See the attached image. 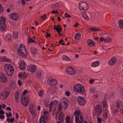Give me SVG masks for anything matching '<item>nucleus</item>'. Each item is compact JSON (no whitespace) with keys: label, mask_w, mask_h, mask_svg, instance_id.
<instances>
[{"label":"nucleus","mask_w":123,"mask_h":123,"mask_svg":"<svg viewBox=\"0 0 123 123\" xmlns=\"http://www.w3.org/2000/svg\"><path fill=\"white\" fill-rule=\"evenodd\" d=\"M4 68L6 74L9 76H11L13 75L14 69L12 65L6 64L4 66Z\"/></svg>","instance_id":"obj_1"},{"label":"nucleus","mask_w":123,"mask_h":123,"mask_svg":"<svg viewBox=\"0 0 123 123\" xmlns=\"http://www.w3.org/2000/svg\"><path fill=\"white\" fill-rule=\"evenodd\" d=\"M74 91L78 93L81 94H84L85 90L84 88L82 85L77 84L75 85L74 86Z\"/></svg>","instance_id":"obj_2"},{"label":"nucleus","mask_w":123,"mask_h":123,"mask_svg":"<svg viewBox=\"0 0 123 123\" xmlns=\"http://www.w3.org/2000/svg\"><path fill=\"white\" fill-rule=\"evenodd\" d=\"M18 53L20 56L22 57H26L27 55V51L25 46L22 47V45H21L18 49Z\"/></svg>","instance_id":"obj_3"},{"label":"nucleus","mask_w":123,"mask_h":123,"mask_svg":"<svg viewBox=\"0 0 123 123\" xmlns=\"http://www.w3.org/2000/svg\"><path fill=\"white\" fill-rule=\"evenodd\" d=\"M102 106L100 104L96 105L95 107V114L96 116H100L102 113Z\"/></svg>","instance_id":"obj_4"},{"label":"nucleus","mask_w":123,"mask_h":123,"mask_svg":"<svg viewBox=\"0 0 123 123\" xmlns=\"http://www.w3.org/2000/svg\"><path fill=\"white\" fill-rule=\"evenodd\" d=\"M6 21V19L3 17L0 19V27L2 31H4L6 29V25L5 22Z\"/></svg>","instance_id":"obj_5"},{"label":"nucleus","mask_w":123,"mask_h":123,"mask_svg":"<svg viewBox=\"0 0 123 123\" xmlns=\"http://www.w3.org/2000/svg\"><path fill=\"white\" fill-rule=\"evenodd\" d=\"M10 92L9 90L5 89L0 95V98L2 100L6 99L8 96Z\"/></svg>","instance_id":"obj_6"},{"label":"nucleus","mask_w":123,"mask_h":123,"mask_svg":"<svg viewBox=\"0 0 123 123\" xmlns=\"http://www.w3.org/2000/svg\"><path fill=\"white\" fill-rule=\"evenodd\" d=\"M79 5V8L80 9L86 11L89 8L88 5L85 2H80Z\"/></svg>","instance_id":"obj_7"},{"label":"nucleus","mask_w":123,"mask_h":123,"mask_svg":"<svg viewBox=\"0 0 123 123\" xmlns=\"http://www.w3.org/2000/svg\"><path fill=\"white\" fill-rule=\"evenodd\" d=\"M29 98L28 96L22 97L21 98V102L24 106H27L29 104Z\"/></svg>","instance_id":"obj_8"},{"label":"nucleus","mask_w":123,"mask_h":123,"mask_svg":"<svg viewBox=\"0 0 123 123\" xmlns=\"http://www.w3.org/2000/svg\"><path fill=\"white\" fill-rule=\"evenodd\" d=\"M77 101L79 104L81 105H84L86 102L85 98L81 97H79L77 98Z\"/></svg>","instance_id":"obj_9"},{"label":"nucleus","mask_w":123,"mask_h":123,"mask_svg":"<svg viewBox=\"0 0 123 123\" xmlns=\"http://www.w3.org/2000/svg\"><path fill=\"white\" fill-rule=\"evenodd\" d=\"M10 18L14 20H18L19 18V16L18 13H11L9 16Z\"/></svg>","instance_id":"obj_10"},{"label":"nucleus","mask_w":123,"mask_h":123,"mask_svg":"<svg viewBox=\"0 0 123 123\" xmlns=\"http://www.w3.org/2000/svg\"><path fill=\"white\" fill-rule=\"evenodd\" d=\"M48 117L46 115H42L40 117L39 120V123H46L47 122Z\"/></svg>","instance_id":"obj_11"},{"label":"nucleus","mask_w":123,"mask_h":123,"mask_svg":"<svg viewBox=\"0 0 123 123\" xmlns=\"http://www.w3.org/2000/svg\"><path fill=\"white\" fill-rule=\"evenodd\" d=\"M66 71L68 74L71 75L74 74L76 72L75 70L73 69L71 67H68Z\"/></svg>","instance_id":"obj_12"},{"label":"nucleus","mask_w":123,"mask_h":123,"mask_svg":"<svg viewBox=\"0 0 123 123\" xmlns=\"http://www.w3.org/2000/svg\"><path fill=\"white\" fill-rule=\"evenodd\" d=\"M63 98H64V100H63L62 102H63V106L65 107L64 109H65L68 107L69 102L67 98L65 97Z\"/></svg>","instance_id":"obj_13"},{"label":"nucleus","mask_w":123,"mask_h":123,"mask_svg":"<svg viewBox=\"0 0 123 123\" xmlns=\"http://www.w3.org/2000/svg\"><path fill=\"white\" fill-rule=\"evenodd\" d=\"M56 25H55L54 27V29H55L58 33H60L62 31V30L61 26L60 25H57L56 28Z\"/></svg>","instance_id":"obj_14"},{"label":"nucleus","mask_w":123,"mask_h":123,"mask_svg":"<svg viewBox=\"0 0 123 123\" xmlns=\"http://www.w3.org/2000/svg\"><path fill=\"white\" fill-rule=\"evenodd\" d=\"M36 70V67L35 66L31 65L28 67V70L32 73L34 72Z\"/></svg>","instance_id":"obj_15"},{"label":"nucleus","mask_w":123,"mask_h":123,"mask_svg":"<svg viewBox=\"0 0 123 123\" xmlns=\"http://www.w3.org/2000/svg\"><path fill=\"white\" fill-rule=\"evenodd\" d=\"M80 116H82L81 114V112L78 110H76L74 112V114L73 116V117L74 118V117H75V118L76 117H80Z\"/></svg>","instance_id":"obj_16"},{"label":"nucleus","mask_w":123,"mask_h":123,"mask_svg":"<svg viewBox=\"0 0 123 123\" xmlns=\"http://www.w3.org/2000/svg\"><path fill=\"white\" fill-rule=\"evenodd\" d=\"M48 82L49 84H51L52 85H55L57 84V81L55 79H52L50 78H49L48 80Z\"/></svg>","instance_id":"obj_17"},{"label":"nucleus","mask_w":123,"mask_h":123,"mask_svg":"<svg viewBox=\"0 0 123 123\" xmlns=\"http://www.w3.org/2000/svg\"><path fill=\"white\" fill-rule=\"evenodd\" d=\"M116 59L115 57H112L109 61V64L111 65H113L116 62Z\"/></svg>","instance_id":"obj_18"},{"label":"nucleus","mask_w":123,"mask_h":123,"mask_svg":"<svg viewBox=\"0 0 123 123\" xmlns=\"http://www.w3.org/2000/svg\"><path fill=\"white\" fill-rule=\"evenodd\" d=\"M75 118L76 123H82L83 122V119L82 116H80L79 117H76Z\"/></svg>","instance_id":"obj_19"},{"label":"nucleus","mask_w":123,"mask_h":123,"mask_svg":"<svg viewBox=\"0 0 123 123\" xmlns=\"http://www.w3.org/2000/svg\"><path fill=\"white\" fill-rule=\"evenodd\" d=\"M25 63L24 61L20 62L19 65V67L22 70H24L25 69Z\"/></svg>","instance_id":"obj_20"},{"label":"nucleus","mask_w":123,"mask_h":123,"mask_svg":"<svg viewBox=\"0 0 123 123\" xmlns=\"http://www.w3.org/2000/svg\"><path fill=\"white\" fill-rule=\"evenodd\" d=\"M19 91H16L15 93V98L16 101L18 103L19 102Z\"/></svg>","instance_id":"obj_21"},{"label":"nucleus","mask_w":123,"mask_h":123,"mask_svg":"<svg viewBox=\"0 0 123 123\" xmlns=\"http://www.w3.org/2000/svg\"><path fill=\"white\" fill-rule=\"evenodd\" d=\"M116 108L118 109L120 108H121L122 107V103L121 101L119 100L117 101L116 102Z\"/></svg>","instance_id":"obj_22"},{"label":"nucleus","mask_w":123,"mask_h":123,"mask_svg":"<svg viewBox=\"0 0 123 123\" xmlns=\"http://www.w3.org/2000/svg\"><path fill=\"white\" fill-rule=\"evenodd\" d=\"M87 43L89 46L91 47L94 46L95 44V42L91 40H88Z\"/></svg>","instance_id":"obj_23"},{"label":"nucleus","mask_w":123,"mask_h":123,"mask_svg":"<svg viewBox=\"0 0 123 123\" xmlns=\"http://www.w3.org/2000/svg\"><path fill=\"white\" fill-rule=\"evenodd\" d=\"M100 62L98 61H95L92 62L91 65V66L93 67H95L99 65Z\"/></svg>","instance_id":"obj_24"},{"label":"nucleus","mask_w":123,"mask_h":123,"mask_svg":"<svg viewBox=\"0 0 123 123\" xmlns=\"http://www.w3.org/2000/svg\"><path fill=\"white\" fill-rule=\"evenodd\" d=\"M42 71L41 70H38L37 72L36 75V78L38 79H40L41 78Z\"/></svg>","instance_id":"obj_25"},{"label":"nucleus","mask_w":123,"mask_h":123,"mask_svg":"<svg viewBox=\"0 0 123 123\" xmlns=\"http://www.w3.org/2000/svg\"><path fill=\"white\" fill-rule=\"evenodd\" d=\"M31 52L32 54H35L37 53L38 51L37 48H31Z\"/></svg>","instance_id":"obj_26"},{"label":"nucleus","mask_w":123,"mask_h":123,"mask_svg":"<svg viewBox=\"0 0 123 123\" xmlns=\"http://www.w3.org/2000/svg\"><path fill=\"white\" fill-rule=\"evenodd\" d=\"M64 116L63 113V112L60 113L58 117V119L61 121L62 122L63 120V117Z\"/></svg>","instance_id":"obj_27"},{"label":"nucleus","mask_w":123,"mask_h":123,"mask_svg":"<svg viewBox=\"0 0 123 123\" xmlns=\"http://www.w3.org/2000/svg\"><path fill=\"white\" fill-rule=\"evenodd\" d=\"M82 16L86 20L88 21L89 20V18L86 13H83L82 14Z\"/></svg>","instance_id":"obj_28"},{"label":"nucleus","mask_w":123,"mask_h":123,"mask_svg":"<svg viewBox=\"0 0 123 123\" xmlns=\"http://www.w3.org/2000/svg\"><path fill=\"white\" fill-rule=\"evenodd\" d=\"M1 79L3 82H5L7 80V78L4 74H2L1 77Z\"/></svg>","instance_id":"obj_29"},{"label":"nucleus","mask_w":123,"mask_h":123,"mask_svg":"<svg viewBox=\"0 0 123 123\" xmlns=\"http://www.w3.org/2000/svg\"><path fill=\"white\" fill-rule=\"evenodd\" d=\"M73 121L70 120V118L68 116H67L66 118V123H73Z\"/></svg>","instance_id":"obj_30"},{"label":"nucleus","mask_w":123,"mask_h":123,"mask_svg":"<svg viewBox=\"0 0 123 123\" xmlns=\"http://www.w3.org/2000/svg\"><path fill=\"white\" fill-rule=\"evenodd\" d=\"M119 27L120 28H123V20H120L118 22Z\"/></svg>","instance_id":"obj_31"},{"label":"nucleus","mask_w":123,"mask_h":123,"mask_svg":"<svg viewBox=\"0 0 123 123\" xmlns=\"http://www.w3.org/2000/svg\"><path fill=\"white\" fill-rule=\"evenodd\" d=\"M108 110H107L105 109V112L103 113V118L105 119H107L108 118V116L107 114Z\"/></svg>","instance_id":"obj_32"},{"label":"nucleus","mask_w":123,"mask_h":123,"mask_svg":"<svg viewBox=\"0 0 123 123\" xmlns=\"http://www.w3.org/2000/svg\"><path fill=\"white\" fill-rule=\"evenodd\" d=\"M81 36V34L79 33H78L76 34L74 36V39L75 40H79L80 38L79 37L80 36Z\"/></svg>","instance_id":"obj_33"},{"label":"nucleus","mask_w":123,"mask_h":123,"mask_svg":"<svg viewBox=\"0 0 123 123\" xmlns=\"http://www.w3.org/2000/svg\"><path fill=\"white\" fill-rule=\"evenodd\" d=\"M18 35V33L16 31L13 32V37L14 39H16L17 38Z\"/></svg>","instance_id":"obj_34"},{"label":"nucleus","mask_w":123,"mask_h":123,"mask_svg":"<svg viewBox=\"0 0 123 123\" xmlns=\"http://www.w3.org/2000/svg\"><path fill=\"white\" fill-rule=\"evenodd\" d=\"M102 103L103 104V106L105 107L106 109L107 108L106 101L105 100H103L102 101Z\"/></svg>","instance_id":"obj_35"},{"label":"nucleus","mask_w":123,"mask_h":123,"mask_svg":"<svg viewBox=\"0 0 123 123\" xmlns=\"http://www.w3.org/2000/svg\"><path fill=\"white\" fill-rule=\"evenodd\" d=\"M43 103H44V105L47 107H48L49 106V102L46 100L43 101Z\"/></svg>","instance_id":"obj_36"},{"label":"nucleus","mask_w":123,"mask_h":123,"mask_svg":"<svg viewBox=\"0 0 123 123\" xmlns=\"http://www.w3.org/2000/svg\"><path fill=\"white\" fill-rule=\"evenodd\" d=\"M28 43L33 42L36 43L35 41L33 40L31 38H29L28 39Z\"/></svg>","instance_id":"obj_37"},{"label":"nucleus","mask_w":123,"mask_h":123,"mask_svg":"<svg viewBox=\"0 0 123 123\" xmlns=\"http://www.w3.org/2000/svg\"><path fill=\"white\" fill-rule=\"evenodd\" d=\"M90 30L92 31H100V29L96 28H90Z\"/></svg>","instance_id":"obj_38"},{"label":"nucleus","mask_w":123,"mask_h":123,"mask_svg":"<svg viewBox=\"0 0 123 123\" xmlns=\"http://www.w3.org/2000/svg\"><path fill=\"white\" fill-rule=\"evenodd\" d=\"M111 41V40L109 37H107V39H105L104 40L105 42L108 43H110Z\"/></svg>","instance_id":"obj_39"},{"label":"nucleus","mask_w":123,"mask_h":123,"mask_svg":"<svg viewBox=\"0 0 123 123\" xmlns=\"http://www.w3.org/2000/svg\"><path fill=\"white\" fill-rule=\"evenodd\" d=\"M35 106L33 105H31L30 106V110H35Z\"/></svg>","instance_id":"obj_40"},{"label":"nucleus","mask_w":123,"mask_h":123,"mask_svg":"<svg viewBox=\"0 0 123 123\" xmlns=\"http://www.w3.org/2000/svg\"><path fill=\"white\" fill-rule=\"evenodd\" d=\"M96 118L97 119V121L98 123H102V118H100L98 117H97Z\"/></svg>","instance_id":"obj_41"},{"label":"nucleus","mask_w":123,"mask_h":123,"mask_svg":"<svg viewBox=\"0 0 123 123\" xmlns=\"http://www.w3.org/2000/svg\"><path fill=\"white\" fill-rule=\"evenodd\" d=\"M4 12V9L2 5L0 4V13H2Z\"/></svg>","instance_id":"obj_42"},{"label":"nucleus","mask_w":123,"mask_h":123,"mask_svg":"<svg viewBox=\"0 0 123 123\" xmlns=\"http://www.w3.org/2000/svg\"><path fill=\"white\" fill-rule=\"evenodd\" d=\"M62 103H60L58 104V106H59V111H62Z\"/></svg>","instance_id":"obj_43"},{"label":"nucleus","mask_w":123,"mask_h":123,"mask_svg":"<svg viewBox=\"0 0 123 123\" xmlns=\"http://www.w3.org/2000/svg\"><path fill=\"white\" fill-rule=\"evenodd\" d=\"M3 61L4 62H10L11 60L10 59L8 60L6 57H4L3 58Z\"/></svg>","instance_id":"obj_44"},{"label":"nucleus","mask_w":123,"mask_h":123,"mask_svg":"<svg viewBox=\"0 0 123 123\" xmlns=\"http://www.w3.org/2000/svg\"><path fill=\"white\" fill-rule=\"evenodd\" d=\"M11 35L10 34H8L6 37V39L8 40H10L11 39Z\"/></svg>","instance_id":"obj_45"},{"label":"nucleus","mask_w":123,"mask_h":123,"mask_svg":"<svg viewBox=\"0 0 123 123\" xmlns=\"http://www.w3.org/2000/svg\"><path fill=\"white\" fill-rule=\"evenodd\" d=\"M43 91L41 90L38 93V95L40 96H42L43 95Z\"/></svg>","instance_id":"obj_46"},{"label":"nucleus","mask_w":123,"mask_h":123,"mask_svg":"<svg viewBox=\"0 0 123 123\" xmlns=\"http://www.w3.org/2000/svg\"><path fill=\"white\" fill-rule=\"evenodd\" d=\"M6 114L7 117H12V114L11 112H10L9 113H6Z\"/></svg>","instance_id":"obj_47"},{"label":"nucleus","mask_w":123,"mask_h":123,"mask_svg":"<svg viewBox=\"0 0 123 123\" xmlns=\"http://www.w3.org/2000/svg\"><path fill=\"white\" fill-rule=\"evenodd\" d=\"M30 111L32 115H34V114L35 113V110H30Z\"/></svg>","instance_id":"obj_48"},{"label":"nucleus","mask_w":123,"mask_h":123,"mask_svg":"<svg viewBox=\"0 0 123 123\" xmlns=\"http://www.w3.org/2000/svg\"><path fill=\"white\" fill-rule=\"evenodd\" d=\"M90 91L91 93H93L95 91L94 89L92 88H90Z\"/></svg>","instance_id":"obj_49"},{"label":"nucleus","mask_w":123,"mask_h":123,"mask_svg":"<svg viewBox=\"0 0 123 123\" xmlns=\"http://www.w3.org/2000/svg\"><path fill=\"white\" fill-rule=\"evenodd\" d=\"M46 14H45L43 15V16H41V18L43 20H44L46 18Z\"/></svg>","instance_id":"obj_50"},{"label":"nucleus","mask_w":123,"mask_h":123,"mask_svg":"<svg viewBox=\"0 0 123 123\" xmlns=\"http://www.w3.org/2000/svg\"><path fill=\"white\" fill-rule=\"evenodd\" d=\"M65 94L68 96H69L70 95V93L69 92L67 91L65 92Z\"/></svg>","instance_id":"obj_51"},{"label":"nucleus","mask_w":123,"mask_h":123,"mask_svg":"<svg viewBox=\"0 0 123 123\" xmlns=\"http://www.w3.org/2000/svg\"><path fill=\"white\" fill-rule=\"evenodd\" d=\"M65 17L69 18L70 17H71V16L70 15H69L67 13H65Z\"/></svg>","instance_id":"obj_52"},{"label":"nucleus","mask_w":123,"mask_h":123,"mask_svg":"<svg viewBox=\"0 0 123 123\" xmlns=\"http://www.w3.org/2000/svg\"><path fill=\"white\" fill-rule=\"evenodd\" d=\"M108 97V95L107 94H105L104 96V100H105L106 101L107 100Z\"/></svg>","instance_id":"obj_53"},{"label":"nucleus","mask_w":123,"mask_h":123,"mask_svg":"<svg viewBox=\"0 0 123 123\" xmlns=\"http://www.w3.org/2000/svg\"><path fill=\"white\" fill-rule=\"evenodd\" d=\"M28 92L27 90H25L23 92V95H25Z\"/></svg>","instance_id":"obj_54"},{"label":"nucleus","mask_w":123,"mask_h":123,"mask_svg":"<svg viewBox=\"0 0 123 123\" xmlns=\"http://www.w3.org/2000/svg\"><path fill=\"white\" fill-rule=\"evenodd\" d=\"M27 75L26 74H23L22 77L23 78V79H25L27 77Z\"/></svg>","instance_id":"obj_55"},{"label":"nucleus","mask_w":123,"mask_h":123,"mask_svg":"<svg viewBox=\"0 0 123 123\" xmlns=\"http://www.w3.org/2000/svg\"><path fill=\"white\" fill-rule=\"evenodd\" d=\"M67 57V56L65 55H63L62 57V59L63 60H66V61Z\"/></svg>","instance_id":"obj_56"},{"label":"nucleus","mask_w":123,"mask_h":123,"mask_svg":"<svg viewBox=\"0 0 123 123\" xmlns=\"http://www.w3.org/2000/svg\"><path fill=\"white\" fill-rule=\"evenodd\" d=\"M118 109L117 108H116V109H115V110L114 111V114H117V113L118 111Z\"/></svg>","instance_id":"obj_57"},{"label":"nucleus","mask_w":123,"mask_h":123,"mask_svg":"<svg viewBox=\"0 0 123 123\" xmlns=\"http://www.w3.org/2000/svg\"><path fill=\"white\" fill-rule=\"evenodd\" d=\"M18 85L19 86H21L22 85V82L20 80H18Z\"/></svg>","instance_id":"obj_58"},{"label":"nucleus","mask_w":123,"mask_h":123,"mask_svg":"<svg viewBox=\"0 0 123 123\" xmlns=\"http://www.w3.org/2000/svg\"><path fill=\"white\" fill-rule=\"evenodd\" d=\"M22 5H25V2L24 0H21Z\"/></svg>","instance_id":"obj_59"},{"label":"nucleus","mask_w":123,"mask_h":123,"mask_svg":"<svg viewBox=\"0 0 123 123\" xmlns=\"http://www.w3.org/2000/svg\"><path fill=\"white\" fill-rule=\"evenodd\" d=\"M4 112L3 110H0V114L4 115Z\"/></svg>","instance_id":"obj_60"},{"label":"nucleus","mask_w":123,"mask_h":123,"mask_svg":"<svg viewBox=\"0 0 123 123\" xmlns=\"http://www.w3.org/2000/svg\"><path fill=\"white\" fill-rule=\"evenodd\" d=\"M16 119H18L19 118V116L18 114L16 112Z\"/></svg>","instance_id":"obj_61"},{"label":"nucleus","mask_w":123,"mask_h":123,"mask_svg":"<svg viewBox=\"0 0 123 123\" xmlns=\"http://www.w3.org/2000/svg\"><path fill=\"white\" fill-rule=\"evenodd\" d=\"M6 110H7L9 111H11L12 110V109L11 108L9 107H7L6 108Z\"/></svg>","instance_id":"obj_62"},{"label":"nucleus","mask_w":123,"mask_h":123,"mask_svg":"<svg viewBox=\"0 0 123 123\" xmlns=\"http://www.w3.org/2000/svg\"><path fill=\"white\" fill-rule=\"evenodd\" d=\"M94 81V79H90L89 80L90 83L91 84H92V82Z\"/></svg>","instance_id":"obj_63"},{"label":"nucleus","mask_w":123,"mask_h":123,"mask_svg":"<svg viewBox=\"0 0 123 123\" xmlns=\"http://www.w3.org/2000/svg\"><path fill=\"white\" fill-rule=\"evenodd\" d=\"M46 37L48 38L50 37V34L48 33H46Z\"/></svg>","instance_id":"obj_64"}]
</instances>
